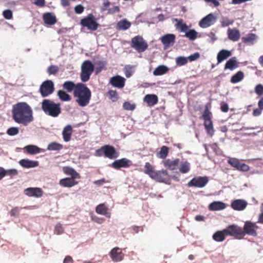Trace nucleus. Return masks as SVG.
<instances>
[{
    "mask_svg": "<svg viewBox=\"0 0 263 263\" xmlns=\"http://www.w3.org/2000/svg\"><path fill=\"white\" fill-rule=\"evenodd\" d=\"M12 117L15 122L25 126L34 121L32 109L26 102H19L13 105Z\"/></svg>",
    "mask_w": 263,
    "mask_h": 263,
    "instance_id": "1",
    "label": "nucleus"
},
{
    "mask_svg": "<svg viewBox=\"0 0 263 263\" xmlns=\"http://www.w3.org/2000/svg\"><path fill=\"white\" fill-rule=\"evenodd\" d=\"M73 96L76 98V102L81 107H85L89 103L91 92L89 89L83 83L76 84Z\"/></svg>",
    "mask_w": 263,
    "mask_h": 263,
    "instance_id": "2",
    "label": "nucleus"
},
{
    "mask_svg": "<svg viewBox=\"0 0 263 263\" xmlns=\"http://www.w3.org/2000/svg\"><path fill=\"white\" fill-rule=\"evenodd\" d=\"M42 109L45 114L52 117H57L61 112L60 104L49 99L42 101Z\"/></svg>",
    "mask_w": 263,
    "mask_h": 263,
    "instance_id": "3",
    "label": "nucleus"
},
{
    "mask_svg": "<svg viewBox=\"0 0 263 263\" xmlns=\"http://www.w3.org/2000/svg\"><path fill=\"white\" fill-rule=\"evenodd\" d=\"M94 70V66L89 61H85L81 65V79L83 82H87Z\"/></svg>",
    "mask_w": 263,
    "mask_h": 263,
    "instance_id": "4",
    "label": "nucleus"
},
{
    "mask_svg": "<svg viewBox=\"0 0 263 263\" xmlns=\"http://www.w3.org/2000/svg\"><path fill=\"white\" fill-rule=\"evenodd\" d=\"M202 117L204 120V126L208 134L211 136H212L214 135L215 131L213 128V123L211 120V112H210L207 104L205 105V109Z\"/></svg>",
    "mask_w": 263,
    "mask_h": 263,
    "instance_id": "5",
    "label": "nucleus"
},
{
    "mask_svg": "<svg viewBox=\"0 0 263 263\" xmlns=\"http://www.w3.org/2000/svg\"><path fill=\"white\" fill-rule=\"evenodd\" d=\"M80 24L83 27H86L88 30L91 31L96 30L99 26V24L92 14H89L82 18L80 21Z\"/></svg>",
    "mask_w": 263,
    "mask_h": 263,
    "instance_id": "6",
    "label": "nucleus"
},
{
    "mask_svg": "<svg viewBox=\"0 0 263 263\" xmlns=\"http://www.w3.org/2000/svg\"><path fill=\"white\" fill-rule=\"evenodd\" d=\"M131 46L139 52L144 51L147 48L146 42L140 35H137L132 39Z\"/></svg>",
    "mask_w": 263,
    "mask_h": 263,
    "instance_id": "7",
    "label": "nucleus"
},
{
    "mask_svg": "<svg viewBox=\"0 0 263 263\" xmlns=\"http://www.w3.org/2000/svg\"><path fill=\"white\" fill-rule=\"evenodd\" d=\"M54 84L51 80H46L40 87V92L43 97H46L54 91Z\"/></svg>",
    "mask_w": 263,
    "mask_h": 263,
    "instance_id": "8",
    "label": "nucleus"
},
{
    "mask_svg": "<svg viewBox=\"0 0 263 263\" xmlns=\"http://www.w3.org/2000/svg\"><path fill=\"white\" fill-rule=\"evenodd\" d=\"M225 230L227 236H233L236 239H241L243 237L242 229L237 225L229 226Z\"/></svg>",
    "mask_w": 263,
    "mask_h": 263,
    "instance_id": "9",
    "label": "nucleus"
},
{
    "mask_svg": "<svg viewBox=\"0 0 263 263\" xmlns=\"http://www.w3.org/2000/svg\"><path fill=\"white\" fill-rule=\"evenodd\" d=\"M258 227L255 223H253L250 221H247L245 222L242 232H243V237L246 234L252 236H256L257 235V230Z\"/></svg>",
    "mask_w": 263,
    "mask_h": 263,
    "instance_id": "10",
    "label": "nucleus"
},
{
    "mask_svg": "<svg viewBox=\"0 0 263 263\" xmlns=\"http://www.w3.org/2000/svg\"><path fill=\"white\" fill-rule=\"evenodd\" d=\"M216 21L217 17L213 13H211L201 19L199 25L202 28H208L214 24Z\"/></svg>",
    "mask_w": 263,
    "mask_h": 263,
    "instance_id": "11",
    "label": "nucleus"
},
{
    "mask_svg": "<svg viewBox=\"0 0 263 263\" xmlns=\"http://www.w3.org/2000/svg\"><path fill=\"white\" fill-rule=\"evenodd\" d=\"M153 176L154 177H152L151 178L156 180L157 181L164 182L166 184H170V180L166 171H155Z\"/></svg>",
    "mask_w": 263,
    "mask_h": 263,
    "instance_id": "12",
    "label": "nucleus"
},
{
    "mask_svg": "<svg viewBox=\"0 0 263 263\" xmlns=\"http://www.w3.org/2000/svg\"><path fill=\"white\" fill-rule=\"evenodd\" d=\"M208 181V178L206 176L197 177L193 178L188 183V185L190 187H203L207 184Z\"/></svg>",
    "mask_w": 263,
    "mask_h": 263,
    "instance_id": "13",
    "label": "nucleus"
},
{
    "mask_svg": "<svg viewBox=\"0 0 263 263\" xmlns=\"http://www.w3.org/2000/svg\"><path fill=\"white\" fill-rule=\"evenodd\" d=\"M176 36L174 34H166L160 38V41L165 48L172 46L175 43Z\"/></svg>",
    "mask_w": 263,
    "mask_h": 263,
    "instance_id": "14",
    "label": "nucleus"
},
{
    "mask_svg": "<svg viewBox=\"0 0 263 263\" xmlns=\"http://www.w3.org/2000/svg\"><path fill=\"white\" fill-rule=\"evenodd\" d=\"M25 194L27 196L41 197L43 195V191L40 187H28L24 190Z\"/></svg>",
    "mask_w": 263,
    "mask_h": 263,
    "instance_id": "15",
    "label": "nucleus"
},
{
    "mask_svg": "<svg viewBox=\"0 0 263 263\" xmlns=\"http://www.w3.org/2000/svg\"><path fill=\"white\" fill-rule=\"evenodd\" d=\"M132 165V161L126 158L116 160L111 164V166L116 169H119L121 167H128Z\"/></svg>",
    "mask_w": 263,
    "mask_h": 263,
    "instance_id": "16",
    "label": "nucleus"
},
{
    "mask_svg": "<svg viewBox=\"0 0 263 263\" xmlns=\"http://www.w3.org/2000/svg\"><path fill=\"white\" fill-rule=\"evenodd\" d=\"M110 256L113 261H120L123 259L124 254L119 248L115 247L110 251Z\"/></svg>",
    "mask_w": 263,
    "mask_h": 263,
    "instance_id": "17",
    "label": "nucleus"
},
{
    "mask_svg": "<svg viewBox=\"0 0 263 263\" xmlns=\"http://www.w3.org/2000/svg\"><path fill=\"white\" fill-rule=\"evenodd\" d=\"M125 79L120 76L112 77L110 80L111 84L118 88H122L125 85Z\"/></svg>",
    "mask_w": 263,
    "mask_h": 263,
    "instance_id": "18",
    "label": "nucleus"
},
{
    "mask_svg": "<svg viewBox=\"0 0 263 263\" xmlns=\"http://www.w3.org/2000/svg\"><path fill=\"white\" fill-rule=\"evenodd\" d=\"M247 204L246 201L238 199L232 201L231 206L234 210L242 211L246 208Z\"/></svg>",
    "mask_w": 263,
    "mask_h": 263,
    "instance_id": "19",
    "label": "nucleus"
},
{
    "mask_svg": "<svg viewBox=\"0 0 263 263\" xmlns=\"http://www.w3.org/2000/svg\"><path fill=\"white\" fill-rule=\"evenodd\" d=\"M104 154L106 157L112 159L117 158L119 154L115 148L110 145H105L103 146Z\"/></svg>",
    "mask_w": 263,
    "mask_h": 263,
    "instance_id": "20",
    "label": "nucleus"
},
{
    "mask_svg": "<svg viewBox=\"0 0 263 263\" xmlns=\"http://www.w3.org/2000/svg\"><path fill=\"white\" fill-rule=\"evenodd\" d=\"M43 19L44 23L48 25H53L57 22V18L55 15L50 12L43 14Z\"/></svg>",
    "mask_w": 263,
    "mask_h": 263,
    "instance_id": "21",
    "label": "nucleus"
},
{
    "mask_svg": "<svg viewBox=\"0 0 263 263\" xmlns=\"http://www.w3.org/2000/svg\"><path fill=\"white\" fill-rule=\"evenodd\" d=\"M228 38L234 42L239 40L240 37L239 31L236 28H229L227 31Z\"/></svg>",
    "mask_w": 263,
    "mask_h": 263,
    "instance_id": "22",
    "label": "nucleus"
},
{
    "mask_svg": "<svg viewBox=\"0 0 263 263\" xmlns=\"http://www.w3.org/2000/svg\"><path fill=\"white\" fill-rule=\"evenodd\" d=\"M173 22H176L175 27L181 32L185 33V32H186V31L189 29V27L183 22V21L182 19L174 18L173 20Z\"/></svg>",
    "mask_w": 263,
    "mask_h": 263,
    "instance_id": "23",
    "label": "nucleus"
},
{
    "mask_svg": "<svg viewBox=\"0 0 263 263\" xmlns=\"http://www.w3.org/2000/svg\"><path fill=\"white\" fill-rule=\"evenodd\" d=\"M76 178L67 177L60 180V185L65 187H71L78 183L75 180Z\"/></svg>",
    "mask_w": 263,
    "mask_h": 263,
    "instance_id": "24",
    "label": "nucleus"
},
{
    "mask_svg": "<svg viewBox=\"0 0 263 263\" xmlns=\"http://www.w3.org/2000/svg\"><path fill=\"white\" fill-rule=\"evenodd\" d=\"M19 164L25 168H33L39 165V162L36 161L30 160L27 159H22L19 161Z\"/></svg>",
    "mask_w": 263,
    "mask_h": 263,
    "instance_id": "25",
    "label": "nucleus"
},
{
    "mask_svg": "<svg viewBox=\"0 0 263 263\" xmlns=\"http://www.w3.org/2000/svg\"><path fill=\"white\" fill-rule=\"evenodd\" d=\"M232 54L231 51L222 49L220 50L217 54V60L218 64L221 63L224 60L230 57Z\"/></svg>",
    "mask_w": 263,
    "mask_h": 263,
    "instance_id": "26",
    "label": "nucleus"
},
{
    "mask_svg": "<svg viewBox=\"0 0 263 263\" xmlns=\"http://www.w3.org/2000/svg\"><path fill=\"white\" fill-rule=\"evenodd\" d=\"M108 209L105 203L98 205L96 208V212L101 215H105L108 218L110 217V213L108 212Z\"/></svg>",
    "mask_w": 263,
    "mask_h": 263,
    "instance_id": "27",
    "label": "nucleus"
},
{
    "mask_svg": "<svg viewBox=\"0 0 263 263\" xmlns=\"http://www.w3.org/2000/svg\"><path fill=\"white\" fill-rule=\"evenodd\" d=\"M238 67V62L236 57H233L227 61L224 69H229L231 71Z\"/></svg>",
    "mask_w": 263,
    "mask_h": 263,
    "instance_id": "28",
    "label": "nucleus"
},
{
    "mask_svg": "<svg viewBox=\"0 0 263 263\" xmlns=\"http://www.w3.org/2000/svg\"><path fill=\"white\" fill-rule=\"evenodd\" d=\"M258 39V36L254 33H249L246 36L242 37V41L245 43L254 44Z\"/></svg>",
    "mask_w": 263,
    "mask_h": 263,
    "instance_id": "29",
    "label": "nucleus"
},
{
    "mask_svg": "<svg viewBox=\"0 0 263 263\" xmlns=\"http://www.w3.org/2000/svg\"><path fill=\"white\" fill-rule=\"evenodd\" d=\"M143 101L149 106H154L158 102V99L155 95H146L144 98Z\"/></svg>",
    "mask_w": 263,
    "mask_h": 263,
    "instance_id": "30",
    "label": "nucleus"
},
{
    "mask_svg": "<svg viewBox=\"0 0 263 263\" xmlns=\"http://www.w3.org/2000/svg\"><path fill=\"white\" fill-rule=\"evenodd\" d=\"M227 236V232L225 229L222 231H216L213 235V239L217 242H221L223 241L226 237Z\"/></svg>",
    "mask_w": 263,
    "mask_h": 263,
    "instance_id": "31",
    "label": "nucleus"
},
{
    "mask_svg": "<svg viewBox=\"0 0 263 263\" xmlns=\"http://www.w3.org/2000/svg\"><path fill=\"white\" fill-rule=\"evenodd\" d=\"M226 204L221 201H214L209 206V209L211 211H218L225 209Z\"/></svg>",
    "mask_w": 263,
    "mask_h": 263,
    "instance_id": "32",
    "label": "nucleus"
},
{
    "mask_svg": "<svg viewBox=\"0 0 263 263\" xmlns=\"http://www.w3.org/2000/svg\"><path fill=\"white\" fill-rule=\"evenodd\" d=\"M179 159L170 160L167 159L163 161L164 166L171 170H174L179 164Z\"/></svg>",
    "mask_w": 263,
    "mask_h": 263,
    "instance_id": "33",
    "label": "nucleus"
},
{
    "mask_svg": "<svg viewBox=\"0 0 263 263\" xmlns=\"http://www.w3.org/2000/svg\"><path fill=\"white\" fill-rule=\"evenodd\" d=\"M72 134V127L70 125H68L64 128L62 135L63 136L64 140L65 142H68L70 140Z\"/></svg>",
    "mask_w": 263,
    "mask_h": 263,
    "instance_id": "34",
    "label": "nucleus"
},
{
    "mask_svg": "<svg viewBox=\"0 0 263 263\" xmlns=\"http://www.w3.org/2000/svg\"><path fill=\"white\" fill-rule=\"evenodd\" d=\"M25 149L27 152L28 153L32 155L40 153L41 152L44 151L42 149L38 147L37 146L33 145H29L25 147Z\"/></svg>",
    "mask_w": 263,
    "mask_h": 263,
    "instance_id": "35",
    "label": "nucleus"
},
{
    "mask_svg": "<svg viewBox=\"0 0 263 263\" xmlns=\"http://www.w3.org/2000/svg\"><path fill=\"white\" fill-rule=\"evenodd\" d=\"M168 71V68L165 65H159L153 71L155 76H161L165 74Z\"/></svg>",
    "mask_w": 263,
    "mask_h": 263,
    "instance_id": "36",
    "label": "nucleus"
},
{
    "mask_svg": "<svg viewBox=\"0 0 263 263\" xmlns=\"http://www.w3.org/2000/svg\"><path fill=\"white\" fill-rule=\"evenodd\" d=\"M63 172L66 175L71 176L70 178L79 179L80 176L79 174L76 172L74 170L69 167H64L63 168Z\"/></svg>",
    "mask_w": 263,
    "mask_h": 263,
    "instance_id": "37",
    "label": "nucleus"
},
{
    "mask_svg": "<svg viewBox=\"0 0 263 263\" xmlns=\"http://www.w3.org/2000/svg\"><path fill=\"white\" fill-rule=\"evenodd\" d=\"M131 26V23L126 20H123L119 21L117 24V28L119 30H126Z\"/></svg>",
    "mask_w": 263,
    "mask_h": 263,
    "instance_id": "38",
    "label": "nucleus"
},
{
    "mask_svg": "<svg viewBox=\"0 0 263 263\" xmlns=\"http://www.w3.org/2000/svg\"><path fill=\"white\" fill-rule=\"evenodd\" d=\"M243 78V73L241 71H239L231 77V82L232 83H238L242 80Z\"/></svg>",
    "mask_w": 263,
    "mask_h": 263,
    "instance_id": "39",
    "label": "nucleus"
},
{
    "mask_svg": "<svg viewBox=\"0 0 263 263\" xmlns=\"http://www.w3.org/2000/svg\"><path fill=\"white\" fill-rule=\"evenodd\" d=\"M179 170L181 173H186L189 172L190 170V164L185 161H182L180 163Z\"/></svg>",
    "mask_w": 263,
    "mask_h": 263,
    "instance_id": "40",
    "label": "nucleus"
},
{
    "mask_svg": "<svg viewBox=\"0 0 263 263\" xmlns=\"http://www.w3.org/2000/svg\"><path fill=\"white\" fill-rule=\"evenodd\" d=\"M144 173L147 174L151 178L154 177L153 175L155 171L154 170L153 166L149 163L146 162L144 165Z\"/></svg>",
    "mask_w": 263,
    "mask_h": 263,
    "instance_id": "41",
    "label": "nucleus"
},
{
    "mask_svg": "<svg viewBox=\"0 0 263 263\" xmlns=\"http://www.w3.org/2000/svg\"><path fill=\"white\" fill-rule=\"evenodd\" d=\"M58 96L63 101H69L71 100V97L63 90H59Z\"/></svg>",
    "mask_w": 263,
    "mask_h": 263,
    "instance_id": "42",
    "label": "nucleus"
},
{
    "mask_svg": "<svg viewBox=\"0 0 263 263\" xmlns=\"http://www.w3.org/2000/svg\"><path fill=\"white\" fill-rule=\"evenodd\" d=\"M62 148L63 145L57 142L50 143L47 146V149L49 151H59Z\"/></svg>",
    "mask_w": 263,
    "mask_h": 263,
    "instance_id": "43",
    "label": "nucleus"
},
{
    "mask_svg": "<svg viewBox=\"0 0 263 263\" xmlns=\"http://www.w3.org/2000/svg\"><path fill=\"white\" fill-rule=\"evenodd\" d=\"M185 36L191 41H194L197 37V32L193 29L188 30L185 32Z\"/></svg>",
    "mask_w": 263,
    "mask_h": 263,
    "instance_id": "44",
    "label": "nucleus"
},
{
    "mask_svg": "<svg viewBox=\"0 0 263 263\" xmlns=\"http://www.w3.org/2000/svg\"><path fill=\"white\" fill-rule=\"evenodd\" d=\"M76 85L73 82L71 81H66L63 84V87L65 89L67 90L69 92H71L73 90L74 92V89L76 88Z\"/></svg>",
    "mask_w": 263,
    "mask_h": 263,
    "instance_id": "45",
    "label": "nucleus"
},
{
    "mask_svg": "<svg viewBox=\"0 0 263 263\" xmlns=\"http://www.w3.org/2000/svg\"><path fill=\"white\" fill-rule=\"evenodd\" d=\"M220 24L222 27H227L232 25L234 23V20L230 19L227 17H222L220 19Z\"/></svg>",
    "mask_w": 263,
    "mask_h": 263,
    "instance_id": "46",
    "label": "nucleus"
},
{
    "mask_svg": "<svg viewBox=\"0 0 263 263\" xmlns=\"http://www.w3.org/2000/svg\"><path fill=\"white\" fill-rule=\"evenodd\" d=\"M135 71V66L126 65L124 68L125 75L127 78L130 77Z\"/></svg>",
    "mask_w": 263,
    "mask_h": 263,
    "instance_id": "47",
    "label": "nucleus"
},
{
    "mask_svg": "<svg viewBox=\"0 0 263 263\" xmlns=\"http://www.w3.org/2000/svg\"><path fill=\"white\" fill-rule=\"evenodd\" d=\"M175 61L177 66H181L185 65L187 63L188 59L187 57L180 56L177 57Z\"/></svg>",
    "mask_w": 263,
    "mask_h": 263,
    "instance_id": "48",
    "label": "nucleus"
},
{
    "mask_svg": "<svg viewBox=\"0 0 263 263\" xmlns=\"http://www.w3.org/2000/svg\"><path fill=\"white\" fill-rule=\"evenodd\" d=\"M168 152V148L166 146H163L161 148L160 152L157 154V156L161 159H164L167 156Z\"/></svg>",
    "mask_w": 263,
    "mask_h": 263,
    "instance_id": "49",
    "label": "nucleus"
},
{
    "mask_svg": "<svg viewBox=\"0 0 263 263\" xmlns=\"http://www.w3.org/2000/svg\"><path fill=\"white\" fill-rule=\"evenodd\" d=\"M7 133L10 136H15L18 133V128L16 127H10L8 129Z\"/></svg>",
    "mask_w": 263,
    "mask_h": 263,
    "instance_id": "50",
    "label": "nucleus"
},
{
    "mask_svg": "<svg viewBox=\"0 0 263 263\" xmlns=\"http://www.w3.org/2000/svg\"><path fill=\"white\" fill-rule=\"evenodd\" d=\"M123 107L124 109L126 110H133L135 109L136 106L134 104H131L129 102H126L123 104Z\"/></svg>",
    "mask_w": 263,
    "mask_h": 263,
    "instance_id": "51",
    "label": "nucleus"
},
{
    "mask_svg": "<svg viewBox=\"0 0 263 263\" xmlns=\"http://www.w3.org/2000/svg\"><path fill=\"white\" fill-rule=\"evenodd\" d=\"M59 71V67L57 66L52 65L47 69V72L49 74H54Z\"/></svg>",
    "mask_w": 263,
    "mask_h": 263,
    "instance_id": "52",
    "label": "nucleus"
},
{
    "mask_svg": "<svg viewBox=\"0 0 263 263\" xmlns=\"http://www.w3.org/2000/svg\"><path fill=\"white\" fill-rule=\"evenodd\" d=\"M228 162L232 166L236 168L239 164V160L236 158H232L229 159Z\"/></svg>",
    "mask_w": 263,
    "mask_h": 263,
    "instance_id": "53",
    "label": "nucleus"
},
{
    "mask_svg": "<svg viewBox=\"0 0 263 263\" xmlns=\"http://www.w3.org/2000/svg\"><path fill=\"white\" fill-rule=\"evenodd\" d=\"M17 174V171L15 169H9L5 170V176L9 175L11 177L15 176Z\"/></svg>",
    "mask_w": 263,
    "mask_h": 263,
    "instance_id": "54",
    "label": "nucleus"
},
{
    "mask_svg": "<svg viewBox=\"0 0 263 263\" xmlns=\"http://www.w3.org/2000/svg\"><path fill=\"white\" fill-rule=\"evenodd\" d=\"M91 220L99 224H102L105 221V219L101 217H99L96 216L92 215L91 217Z\"/></svg>",
    "mask_w": 263,
    "mask_h": 263,
    "instance_id": "55",
    "label": "nucleus"
},
{
    "mask_svg": "<svg viewBox=\"0 0 263 263\" xmlns=\"http://www.w3.org/2000/svg\"><path fill=\"white\" fill-rule=\"evenodd\" d=\"M20 209L18 207L12 209L10 212V215L11 217H17L20 214Z\"/></svg>",
    "mask_w": 263,
    "mask_h": 263,
    "instance_id": "56",
    "label": "nucleus"
},
{
    "mask_svg": "<svg viewBox=\"0 0 263 263\" xmlns=\"http://www.w3.org/2000/svg\"><path fill=\"white\" fill-rule=\"evenodd\" d=\"M200 57V54L198 52L194 53V54H192L189 57H187L188 61L192 62L196 61L198 59H199Z\"/></svg>",
    "mask_w": 263,
    "mask_h": 263,
    "instance_id": "57",
    "label": "nucleus"
},
{
    "mask_svg": "<svg viewBox=\"0 0 263 263\" xmlns=\"http://www.w3.org/2000/svg\"><path fill=\"white\" fill-rule=\"evenodd\" d=\"M3 15L6 19L10 20L12 17V12L10 10H6L3 11Z\"/></svg>",
    "mask_w": 263,
    "mask_h": 263,
    "instance_id": "58",
    "label": "nucleus"
},
{
    "mask_svg": "<svg viewBox=\"0 0 263 263\" xmlns=\"http://www.w3.org/2000/svg\"><path fill=\"white\" fill-rule=\"evenodd\" d=\"M255 92L258 95L263 94V86L261 84H258L255 88Z\"/></svg>",
    "mask_w": 263,
    "mask_h": 263,
    "instance_id": "59",
    "label": "nucleus"
},
{
    "mask_svg": "<svg viewBox=\"0 0 263 263\" xmlns=\"http://www.w3.org/2000/svg\"><path fill=\"white\" fill-rule=\"evenodd\" d=\"M84 10V7L81 5H78L74 7V12L77 14H82Z\"/></svg>",
    "mask_w": 263,
    "mask_h": 263,
    "instance_id": "60",
    "label": "nucleus"
},
{
    "mask_svg": "<svg viewBox=\"0 0 263 263\" xmlns=\"http://www.w3.org/2000/svg\"><path fill=\"white\" fill-rule=\"evenodd\" d=\"M63 229L61 224H58L55 226L54 228V233L59 235L63 233Z\"/></svg>",
    "mask_w": 263,
    "mask_h": 263,
    "instance_id": "61",
    "label": "nucleus"
},
{
    "mask_svg": "<svg viewBox=\"0 0 263 263\" xmlns=\"http://www.w3.org/2000/svg\"><path fill=\"white\" fill-rule=\"evenodd\" d=\"M32 3L39 7H43L45 5V0H31Z\"/></svg>",
    "mask_w": 263,
    "mask_h": 263,
    "instance_id": "62",
    "label": "nucleus"
},
{
    "mask_svg": "<svg viewBox=\"0 0 263 263\" xmlns=\"http://www.w3.org/2000/svg\"><path fill=\"white\" fill-rule=\"evenodd\" d=\"M109 95L110 96V99L113 101H116L118 98L117 94L116 91L114 90H110L108 92Z\"/></svg>",
    "mask_w": 263,
    "mask_h": 263,
    "instance_id": "63",
    "label": "nucleus"
},
{
    "mask_svg": "<svg viewBox=\"0 0 263 263\" xmlns=\"http://www.w3.org/2000/svg\"><path fill=\"white\" fill-rule=\"evenodd\" d=\"M208 36H209L210 40V42L212 43L214 42L217 39V37L216 36L215 34L212 32H211L209 34H208Z\"/></svg>",
    "mask_w": 263,
    "mask_h": 263,
    "instance_id": "64",
    "label": "nucleus"
}]
</instances>
